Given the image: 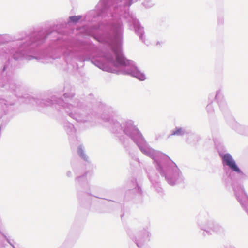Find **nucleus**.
I'll return each mask as SVG.
<instances>
[{"label": "nucleus", "mask_w": 248, "mask_h": 248, "mask_svg": "<svg viewBox=\"0 0 248 248\" xmlns=\"http://www.w3.org/2000/svg\"><path fill=\"white\" fill-rule=\"evenodd\" d=\"M223 162L228 166L232 170L240 172V170L237 166L232 156L229 154H226L222 156Z\"/></svg>", "instance_id": "obj_1"}, {"label": "nucleus", "mask_w": 248, "mask_h": 248, "mask_svg": "<svg viewBox=\"0 0 248 248\" xmlns=\"http://www.w3.org/2000/svg\"><path fill=\"white\" fill-rule=\"evenodd\" d=\"M81 18L80 16H73L70 17V19L73 22H77Z\"/></svg>", "instance_id": "obj_3"}, {"label": "nucleus", "mask_w": 248, "mask_h": 248, "mask_svg": "<svg viewBox=\"0 0 248 248\" xmlns=\"http://www.w3.org/2000/svg\"><path fill=\"white\" fill-rule=\"evenodd\" d=\"M182 128H178L175 131H174L173 132V134L174 135H179L182 133Z\"/></svg>", "instance_id": "obj_4"}, {"label": "nucleus", "mask_w": 248, "mask_h": 248, "mask_svg": "<svg viewBox=\"0 0 248 248\" xmlns=\"http://www.w3.org/2000/svg\"><path fill=\"white\" fill-rule=\"evenodd\" d=\"M116 62L119 64L120 65L126 64L125 59L122 55L119 53L116 54Z\"/></svg>", "instance_id": "obj_2"}]
</instances>
